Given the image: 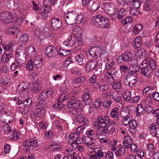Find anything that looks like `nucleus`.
<instances>
[{
	"label": "nucleus",
	"instance_id": "obj_11",
	"mask_svg": "<svg viewBox=\"0 0 159 159\" xmlns=\"http://www.w3.org/2000/svg\"><path fill=\"white\" fill-rule=\"evenodd\" d=\"M45 93L39 94V101L38 103V106L43 109L47 108L49 104V99L45 98Z\"/></svg>",
	"mask_w": 159,
	"mask_h": 159
},
{
	"label": "nucleus",
	"instance_id": "obj_37",
	"mask_svg": "<svg viewBox=\"0 0 159 159\" xmlns=\"http://www.w3.org/2000/svg\"><path fill=\"white\" fill-rule=\"evenodd\" d=\"M54 91V89L51 88L50 89H47L45 91H42L40 94L42 93H45V97L47 98L48 99H49L52 96L53 93Z\"/></svg>",
	"mask_w": 159,
	"mask_h": 159
},
{
	"label": "nucleus",
	"instance_id": "obj_20",
	"mask_svg": "<svg viewBox=\"0 0 159 159\" xmlns=\"http://www.w3.org/2000/svg\"><path fill=\"white\" fill-rule=\"evenodd\" d=\"M13 54V53H12V52L9 53L7 52H5L1 59V62L3 64L8 62L12 56Z\"/></svg>",
	"mask_w": 159,
	"mask_h": 159
},
{
	"label": "nucleus",
	"instance_id": "obj_12",
	"mask_svg": "<svg viewBox=\"0 0 159 159\" xmlns=\"http://www.w3.org/2000/svg\"><path fill=\"white\" fill-rule=\"evenodd\" d=\"M69 142L70 143L78 144L81 143V138L79 133L73 132L69 135Z\"/></svg>",
	"mask_w": 159,
	"mask_h": 159
},
{
	"label": "nucleus",
	"instance_id": "obj_60",
	"mask_svg": "<svg viewBox=\"0 0 159 159\" xmlns=\"http://www.w3.org/2000/svg\"><path fill=\"white\" fill-rule=\"evenodd\" d=\"M96 134V131L94 129H89L86 132V135L87 136H93Z\"/></svg>",
	"mask_w": 159,
	"mask_h": 159
},
{
	"label": "nucleus",
	"instance_id": "obj_13",
	"mask_svg": "<svg viewBox=\"0 0 159 159\" xmlns=\"http://www.w3.org/2000/svg\"><path fill=\"white\" fill-rule=\"evenodd\" d=\"M89 53L92 57L97 58L102 56V51L98 47H93L89 50Z\"/></svg>",
	"mask_w": 159,
	"mask_h": 159
},
{
	"label": "nucleus",
	"instance_id": "obj_22",
	"mask_svg": "<svg viewBox=\"0 0 159 159\" xmlns=\"http://www.w3.org/2000/svg\"><path fill=\"white\" fill-rule=\"evenodd\" d=\"M15 45V42L11 40L7 44H4L2 45L3 48L5 52H7L12 53L13 52V47Z\"/></svg>",
	"mask_w": 159,
	"mask_h": 159
},
{
	"label": "nucleus",
	"instance_id": "obj_41",
	"mask_svg": "<svg viewBox=\"0 0 159 159\" xmlns=\"http://www.w3.org/2000/svg\"><path fill=\"white\" fill-rule=\"evenodd\" d=\"M125 153V150L121 147H119L118 150L116 152L115 155L118 157L124 156Z\"/></svg>",
	"mask_w": 159,
	"mask_h": 159
},
{
	"label": "nucleus",
	"instance_id": "obj_19",
	"mask_svg": "<svg viewBox=\"0 0 159 159\" xmlns=\"http://www.w3.org/2000/svg\"><path fill=\"white\" fill-rule=\"evenodd\" d=\"M51 8L50 6L46 5L42 7L41 10V16L42 18L44 20H46L48 17V14L50 11Z\"/></svg>",
	"mask_w": 159,
	"mask_h": 159
},
{
	"label": "nucleus",
	"instance_id": "obj_52",
	"mask_svg": "<svg viewBox=\"0 0 159 159\" xmlns=\"http://www.w3.org/2000/svg\"><path fill=\"white\" fill-rule=\"evenodd\" d=\"M28 54L31 56H34L36 54V52L33 46H30L28 48Z\"/></svg>",
	"mask_w": 159,
	"mask_h": 159
},
{
	"label": "nucleus",
	"instance_id": "obj_64",
	"mask_svg": "<svg viewBox=\"0 0 159 159\" xmlns=\"http://www.w3.org/2000/svg\"><path fill=\"white\" fill-rule=\"evenodd\" d=\"M34 64L32 60L29 61L26 65V68L29 70H32L34 67Z\"/></svg>",
	"mask_w": 159,
	"mask_h": 159
},
{
	"label": "nucleus",
	"instance_id": "obj_32",
	"mask_svg": "<svg viewBox=\"0 0 159 159\" xmlns=\"http://www.w3.org/2000/svg\"><path fill=\"white\" fill-rule=\"evenodd\" d=\"M94 152L96 153L98 159H101L104 157L105 154H106L105 150L100 148L94 149Z\"/></svg>",
	"mask_w": 159,
	"mask_h": 159
},
{
	"label": "nucleus",
	"instance_id": "obj_26",
	"mask_svg": "<svg viewBox=\"0 0 159 159\" xmlns=\"http://www.w3.org/2000/svg\"><path fill=\"white\" fill-rule=\"evenodd\" d=\"M34 32L35 34L40 40H43L45 39L47 35V34L44 30H40L39 28L35 29Z\"/></svg>",
	"mask_w": 159,
	"mask_h": 159
},
{
	"label": "nucleus",
	"instance_id": "obj_50",
	"mask_svg": "<svg viewBox=\"0 0 159 159\" xmlns=\"http://www.w3.org/2000/svg\"><path fill=\"white\" fill-rule=\"evenodd\" d=\"M75 60L78 63H81L85 58L84 55L82 54H78L75 56Z\"/></svg>",
	"mask_w": 159,
	"mask_h": 159
},
{
	"label": "nucleus",
	"instance_id": "obj_47",
	"mask_svg": "<svg viewBox=\"0 0 159 159\" xmlns=\"http://www.w3.org/2000/svg\"><path fill=\"white\" fill-rule=\"evenodd\" d=\"M129 13L132 16H135L138 15L140 13L139 9H137L136 8H133L132 7H129Z\"/></svg>",
	"mask_w": 159,
	"mask_h": 159
},
{
	"label": "nucleus",
	"instance_id": "obj_17",
	"mask_svg": "<svg viewBox=\"0 0 159 159\" xmlns=\"http://www.w3.org/2000/svg\"><path fill=\"white\" fill-rule=\"evenodd\" d=\"M25 62V61L19 59V57H16L14 62L11 65V70L14 71L16 68L22 66Z\"/></svg>",
	"mask_w": 159,
	"mask_h": 159
},
{
	"label": "nucleus",
	"instance_id": "obj_24",
	"mask_svg": "<svg viewBox=\"0 0 159 159\" xmlns=\"http://www.w3.org/2000/svg\"><path fill=\"white\" fill-rule=\"evenodd\" d=\"M119 110L118 107H115L111 109L110 113L111 116L114 119L115 121H118L119 117Z\"/></svg>",
	"mask_w": 159,
	"mask_h": 159
},
{
	"label": "nucleus",
	"instance_id": "obj_40",
	"mask_svg": "<svg viewBox=\"0 0 159 159\" xmlns=\"http://www.w3.org/2000/svg\"><path fill=\"white\" fill-rule=\"evenodd\" d=\"M123 61L129 62L133 58V54L129 52H125L122 55Z\"/></svg>",
	"mask_w": 159,
	"mask_h": 159
},
{
	"label": "nucleus",
	"instance_id": "obj_30",
	"mask_svg": "<svg viewBox=\"0 0 159 159\" xmlns=\"http://www.w3.org/2000/svg\"><path fill=\"white\" fill-rule=\"evenodd\" d=\"M87 6L88 8H90V9L93 11H95L100 7V6L98 5L95 2L90 0L88 2Z\"/></svg>",
	"mask_w": 159,
	"mask_h": 159
},
{
	"label": "nucleus",
	"instance_id": "obj_14",
	"mask_svg": "<svg viewBox=\"0 0 159 159\" xmlns=\"http://www.w3.org/2000/svg\"><path fill=\"white\" fill-rule=\"evenodd\" d=\"M39 80H34L33 81L29 82V85L27 86L26 85V87L28 88H32V91L33 92H39L41 90V87L38 82Z\"/></svg>",
	"mask_w": 159,
	"mask_h": 159
},
{
	"label": "nucleus",
	"instance_id": "obj_51",
	"mask_svg": "<svg viewBox=\"0 0 159 159\" xmlns=\"http://www.w3.org/2000/svg\"><path fill=\"white\" fill-rule=\"evenodd\" d=\"M131 93L130 92H125L123 95L124 100L126 102H128L131 98Z\"/></svg>",
	"mask_w": 159,
	"mask_h": 159
},
{
	"label": "nucleus",
	"instance_id": "obj_46",
	"mask_svg": "<svg viewBox=\"0 0 159 159\" xmlns=\"http://www.w3.org/2000/svg\"><path fill=\"white\" fill-rule=\"evenodd\" d=\"M141 2L138 0H134L132 2V3L129 5V7L139 9L141 5Z\"/></svg>",
	"mask_w": 159,
	"mask_h": 159
},
{
	"label": "nucleus",
	"instance_id": "obj_61",
	"mask_svg": "<svg viewBox=\"0 0 159 159\" xmlns=\"http://www.w3.org/2000/svg\"><path fill=\"white\" fill-rule=\"evenodd\" d=\"M28 40V37L26 34H24L20 38V40L22 43H25Z\"/></svg>",
	"mask_w": 159,
	"mask_h": 159
},
{
	"label": "nucleus",
	"instance_id": "obj_2",
	"mask_svg": "<svg viewBox=\"0 0 159 159\" xmlns=\"http://www.w3.org/2000/svg\"><path fill=\"white\" fill-rule=\"evenodd\" d=\"M60 95L58 99L57 102L56 104L54 105L53 108L58 111H60L62 109L64 104L62 102L65 100L69 98L70 101L71 98V94H72V91L71 93L68 92L67 90H65L64 88H61L60 89Z\"/></svg>",
	"mask_w": 159,
	"mask_h": 159
},
{
	"label": "nucleus",
	"instance_id": "obj_42",
	"mask_svg": "<svg viewBox=\"0 0 159 159\" xmlns=\"http://www.w3.org/2000/svg\"><path fill=\"white\" fill-rule=\"evenodd\" d=\"M73 33L75 34L81 35L82 33V29L78 25H74L72 30Z\"/></svg>",
	"mask_w": 159,
	"mask_h": 159
},
{
	"label": "nucleus",
	"instance_id": "obj_18",
	"mask_svg": "<svg viewBox=\"0 0 159 159\" xmlns=\"http://www.w3.org/2000/svg\"><path fill=\"white\" fill-rule=\"evenodd\" d=\"M129 125V132L132 134H135L137 131L138 126L136 121L134 119L131 120Z\"/></svg>",
	"mask_w": 159,
	"mask_h": 159
},
{
	"label": "nucleus",
	"instance_id": "obj_34",
	"mask_svg": "<svg viewBox=\"0 0 159 159\" xmlns=\"http://www.w3.org/2000/svg\"><path fill=\"white\" fill-rule=\"evenodd\" d=\"M138 79L137 74L134 70H131L125 76V80H136Z\"/></svg>",
	"mask_w": 159,
	"mask_h": 159
},
{
	"label": "nucleus",
	"instance_id": "obj_5",
	"mask_svg": "<svg viewBox=\"0 0 159 159\" xmlns=\"http://www.w3.org/2000/svg\"><path fill=\"white\" fill-rule=\"evenodd\" d=\"M115 64L114 61L112 60L110 61L107 60L106 63L105 70L107 71V76L108 79L114 80V78H116L117 76V72L116 71L114 72V70H112L111 69L115 65Z\"/></svg>",
	"mask_w": 159,
	"mask_h": 159
},
{
	"label": "nucleus",
	"instance_id": "obj_58",
	"mask_svg": "<svg viewBox=\"0 0 159 159\" xmlns=\"http://www.w3.org/2000/svg\"><path fill=\"white\" fill-rule=\"evenodd\" d=\"M104 156V157L105 159H113V153L111 152L108 151V152H106Z\"/></svg>",
	"mask_w": 159,
	"mask_h": 159
},
{
	"label": "nucleus",
	"instance_id": "obj_4",
	"mask_svg": "<svg viewBox=\"0 0 159 159\" xmlns=\"http://www.w3.org/2000/svg\"><path fill=\"white\" fill-rule=\"evenodd\" d=\"M92 21L94 24H96L98 26L104 28H108L110 24L109 19L101 15L94 16L92 18Z\"/></svg>",
	"mask_w": 159,
	"mask_h": 159
},
{
	"label": "nucleus",
	"instance_id": "obj_54",
	"mask_svg": "<svg viewBox=\"0 0 159 159\" xmlns=\"http://www.w3.org/2000/svg\"><path fill=\"white\" fill-rule=\"evenodd\" d=\"M18 133L15 130H13L10 136V139L12 140H15L18 139Z\"/></svg>",
	"mask_w": 159,
	"mask_h": 159
},
{
	"label": "nucleus",
	"instance_id": "obj_16",
	"mask_svg": "<svg viewBox=\"0 0 159 159\" xmlns=\"http://www.w3.org/2000/svg\"><path fill=\"white\" fill-rule=\"evenodd\" d=\"M62 25L61 20L57 18L54 17L52 19L50 26L54 30H57L60 28Z\"/></svg>",
	"mask_w": 159,
	"mask_h": 159
},
{
	"label": "nucleus",
	"instance_id": "obj_27",
	"mask_svg": "<svg viewBox=\"0 0 159 159\" xmlns=\"http://www.w3.org/2000/svg\"><path fill=\"white\" fill-rule=\"evenodd\" d=\"M42 58L40 56L35 57L33 61V63L34 66L37 68H41L42 66Z\"/></svg>",
	"mask_w": 159,
	"mask_h": 159
},
{
	"label": "nucleus",
	"instance_id": "obj_28",
	"mask_svg": "<svg viewBox=\"0 0 159 159\" xmlns=\"http://www.w3.org/2000/svg\"><path fill=\"white\" fill-rule=\"evenodd\" d=\"M27 53L26 51L24 50L20 51L19 52H17L16 54V57L18 58L19 59L26 62Z\"/></svg>",
	"mask_w": 159,
	"mask_h": 159
},
{
	"label": "nucleus",
	"instance_id": "obj_1",
	"mask_svg": "<svg viewBox=\"0 0 159 159\" xmlns=\"http://www.w3.org/2000/svg\"><path fill=\"white\" fill-rule=\"evenodd\" d=\"M78 92V91L77 90L74 89L72 90L70 100L68 102L67 106L69 111L76 115L75 117V121L78 123L82 124L83 125H85L88 124L89 121L83 115L80 114L82 110L79 108L81 104V102L77 98Z\"/></svg>",
	"mask_w": 159,
	"mask_h": 159
},
{
	"label": "nucleus",
	"instance_id": "obj_39",
	"mask_svg": "<svg viewBox=\"0 0 159 159\" xmlns=\"http://www.w3.org/2000/svg\"><path fill=\"white\" fill-rule=\"evenodd\" d=\"M142 44L141 39L140 37H136L134 39L133 43V47L135 48H139L140 47Z\"/></svg>",
	"mask_w": 159,
	"mask_h": 159
},
{
	"label": "nucleus",
	"instance_id": "obj_15",
	"mask_svg": "<svg viewBox=\"0 0 159 159\" xmlns=\"http://www.w3.org/2000/svg\"><path fill=\"white\" fill-rule=\"evenodd\" d=\"M6 113L7 112L5 111H3L0 113V120L2 122L6 124L11 123L13 121V117L7 115Z\"/></svg>",
	"mask_w": 159,
	"mask_h": 159
},
{
	"label": "nucleus",
	"instance_id": "obj_38",
	"mask_svg": "<svg viewBox=\"0 0 159 159\" xmlns=\"http://www.w3.org/2000/svg\"><path fill=\"white\" fill-rule=\"evenodd\" d=\"M144 52L145 50L143 49H140L137 50L135 54L136 57L140 59L143 58L145 54Z\"/></svg>",
	"mask_w": 159,
	"mask_h": 159
},
{
	"label": "nucleus",
	"instance_id": "obj_45",
	"mask_svg": "<svg viewBox=\"0 0 159 159\" xmlns=\"http://www.w3.org/2000/svg\"><path fill=\"white\" fill-rule=\"evenodd\" d=\"M144 108L141 104H139L136 109V114L137 116H140L142 115V113L144 111Z\"/></svg>",
	"mask_w": 159,
	"mask_h": 159
},
{
	"label": "nucleus",
	"instance_id": "obj_31",
	"mask_svg": "<svg viewBox=\"0 0 159 159\" xmlns=\"http://www.w3.org/2000/svg\"><path fill=\"white\" fill-rule=\"evenodd\" d=\"M112 97V99L116 102L119 103L121 102L122 95L119 92L116 91L113 92Z\"/></svg>",
	"mask_w": 159,
	"mask_h": 159
},
{
	"label": "nucleus",
	"instance_id": "obj_23",
	"mask_svg": "<svg viewBox=\"0 0 159 159\" xmlns=\"http://www.w3.org/2000/svg\"><path fill=\"white\" fill-rule=\"evenodd\" d=\"M98 63L95 60H92L88 61L86 65V69L87 71H90L96 68Z\"/></svg>",
	"mask_w": 159,
	"mask_h": 159
},
{
	"label": "nucleus",
	"instance_id": "obj_62",
	"mask_svg": "<svg viewBox=\"0 0 159 159\" xmlns=\"http://www.w3.org/2000/svg\"><path fill=\"white\" fill-rule=\"evenodd\" d=\"M143 9L147 11H150L152 12V6L149 3H145L143 5Z\"/></svg>",
	"mask_w": 159,
	"mask_h": 159
},
{
	"label": "nucleus",
	"instance_id": "obj_48",
	"mask_svg": "<svg viewBox=\"0 0 159 159\" xmlns=\"http://www.w3.org/2000/svg\"><path fill=\"white\" fill-rule=\"evenodd\" d=\"M126 12L123 9L120 8L117 12V18L118 19H121L124 17L126 14Z\"/></svg>",
	"mask_w": 159,
	"mask_h": 159
},
{
	"label": "nucleus",
	"instance_id": "obj_55",
	"mask_svg": "<svg viewBox=\"0 0 159 159\" xmlns=\"http://www.w3.org/2000/svg\"><path fill=\"white\" fill-rule=\"evenodd\" d=\"M93 103L94 105L96 108H99L102 105L101 98H99L95 99Z\"/></svg>",
	"mask_w": 159,
	"mask_h": 159
},
{
	"label": "nucleus",
	"instance_id": "obj_6",
	"mask_svg": "<svg viewBox=\"0 0 159 159\" xmlns=\"http://www.w3.org/2000/svg\"><path fill=\"white\" fill-rule=\"evenodd\" d=\"M23 145L26 147V151H32L38 146L37 138L33 137L28 139L23 143Z\"/></svg>",
	"mask_w": 159,
	"mask_h": 159
},
{
	"label": "nucleus",
	"instance_id": "obj_63",
	"mask_svg": "<svg viewBox=\"0 0 159 159\" xmlns=\"http://www.w3.org/2000/svg\"><path fill=\"white\" fill-rule=\"evenodd\" d=\"M129 114L128 110L123 109L120 112V115L122 117L125 118L128 116Z\"/></svg>",
	"mask_w": 159,
	"mask_h": 159
},
{
	"label": "nucleus",
	"instance_id": "obj_36",
	"mask_svg": "<svg viewBox=\"0 0 159 159\" xmlns=\"http://www.w3.org/2000/svg\"><path fill=\"white\" fill-rule=\"evenodd\" d=\"M82 98L84 103L86 105L89 104L91 102L89 94L87 93L83 94Z\"/></svg>",
	"mask_w": 159,
	"mask_h": 159
},
{
	"label": "nucleus",
	"instance_id": "obj_53",
	"mask_svg": "<svg viewBox=\"0 0 159 159\" xmlns=\"http://www.w3.org/2000/svg\"><path fill=\"white\" fill-rule=\"evenodd\" d=\"M112 103L111 99H105L103 103V105L104 108H109L110 107Z\"/></svg>",
	"mask_w": 159,
	"mask_h": 159
},
{
	"label": "nucleus",
	"instance_id": "obj_59",
	"mask_svg": "<svg viewBox=\"0 0 159 159\" xmlns=\"http://www.w3.org/2000/svg\"><path fill=\"white\" fill-rule=\"evenodd\" d=\"M51 151L52 152L57 151L60 149L59 145L56 144H51L49 146Z\"/></svg>",
	"mask_w": 159,
	"mask_h": 159
},
{
	"label": "nucleus",
	"instance_id": "obj_8",
	"mask_svg": "<svg viewBox=\"0 0 159 159\" xmlns=\"http://www.w3.org/2000/svg\"><path fill=\"white\" fill-rule=\"evenodd\" d=\"M2 21L6 24L10 23L14 21V17L9 12L4 11L0 14Z\"/></svg>",
	"mask_w": 159,
	"mask_h": 159
},
{
	"label": "nucleus",
	"instance_id": "obj_21",
	"mask_svg": "<svg viewBox=\"0 0 159 159\" xmlns=\"http://www.w3.org/2000/svg\"><path fill=\"white\" fill-rule=\"evenodd\" d=\"M57 52L56 48L53 46H48L46 51V54L49 57L55 56Z\"/></svg>",
	"mask_w": 159,
	"mask_h": 159
},
{
	"label": "nucleus",
	"instance_id": "obj_3",
	"mask_svg": "<svg viewBox=\"0 0 159 159\" xmlns=\"http://www.w3.org/2000/svg\"><path fill=\"white\" fill-rule=\"evenodd\" d=\"M83 18L82 14L78 15L75 12L72 11L65 14V22L68 25H72L76 23H80Z\"/></svg>",
	"mask_w": 159,
	"mask_h": 159
},
{
	"label": "nucleus",
	"instance_id": "obj_57",
	"mask_svg": "<svg viewBox=\"0 0 159 159\" xmlns=\"http://www.w3.org/2000/svg\"><path fill=\"white\" fill-rule=\"evenodd\" d=\"M15 29H16V27L15 26L10 28L6 30V33L8 34L14 35L15 34V32H16L15 31Z\"/></svg>",
	"mask_w": 159,
	"mask_h": 159
},
{
	"label": "nucleus",
	"instance_id": "obj_44",
	"mask_svg": "<svg viewBox=\"0 0 159 159\" xmlns=\"http://www.w3.org/2000/svg\"><path fill=\"white\" fill-rule=\"evenodd\" d=\"M143 28V25L141 24L138 23L133 28V32L134 34L137 35L138 33L140 31V30Z\"/></svg>",
	"mask_w": 159,
	"mask_h": 159
},
{
	"label": "nucleus",
	"instance_id": "obj_25",
	"mask_svg": "<svg viewBox=\"0 0 159 159\" xmlns=\"http://www.w3.org/2000/svg\"><path fill=\"white\" fill-rule=\"evenodd\" d=\"M62 122H65L63 120L59 119L57 117L53 123V126H55L59 131H61L63 129Z\"/></svg>",
	"mask_w": 159,
	"mask_h": 159
},
{
	"label": "nucleus",
	"instance_id": "obj_33",
	"mask_svg": "<svg viewBox=\"0 0 159 159\" xmlns=\"http://www.w3.org/2000/svg\"><path fill=\"white\" fill-rule=\"evenodd\" d=\"M145 60H147L148 61V66L152 70L155 69L157 66L156 62L152 58H146Z\"/></svg>",
	"mask_w": 159,
	"mask_h": 159
},
{
	"label": "nucleus",
	"instance_id": "obj_9",
	"mask_svg": "<svg viewBox=\"0 0 159 159\" xmlns=\"http://www.w3.org/2000/svg\"><path fill=\"white\" fill-rule=\"evenodd\" d=\"M108 120V116H107L99 117L96 121L95 122V126L97 129L107 126V122Z\"/></svg>",
	"mask_w": 159,
	"mask_h": 159
},
{
	"label": "nucleus",
	"instance_id": "obj_7",
	"mask_svg": "<svg viewBox=\"0 0 159 159\" xmlns=\"http://www.w3.org/2000/svg\"><path fill=\"white\" fill-rule=\"evenodd\" d=\"M147 60H143L139 65L140 69L141 70V73L145 76H149L152 72V70L150 69L148 65Z\"/></svg>",
	"mask_w": 159,
	"mask_h": 159
},
{
	"label": "nucleus",
	"instance_id": "obj_35",
	"mask_svg": "<svg viewBox=\"0 0 159 159\" xmlns=\"http://www.w3.org/2000/svg\"><path fill=\"white\" fill-rule=\"evenodd\" d=\"M157 125V124L151 125L148 130L151 134L154 137H156V133L158 129V126Z\"/></svg>",
	"mask_w": 159,
	"mask_h": 159
},
{
	"label": "nucleus",
	"instance_id": "obj_56",
	"mask_svg": "<svg viewBox=\"0 0 159 159\" xmlns=\"http://www.w3.org/2000/svg\"><path fill=\"white\" fill-rule=\"evenodd\" d=\"M132 19L130 16H128L121 21L122 24L125 25L132 22Z\"/></svg>",
	"mask_w": 159,
	"mask_h": 159
},
{
	"label": "nucleus",
	"instance_id": "obj_29",
	"mask_svg": "<svg viewBox=\"0 0 159 159\" xmlns=\"http://www.w3.org/2000/svg\"><path fill=\"white\" fill-rule=\"evenodd\" d=\"M138 60L136 59L133 58L131 59L128 62L129 64L130 65L129 70L132 68L135 71H137L139 69V66L137 63Z\"/></svg>",
	"mask_w": 159,
	"mask_h": 159
},
{
	"label": "nucleus",
	"instance_id": "obj_43",
	"mask_svg": "<svg viewBox=\"0 0 159 159\" xmlns=\"http://www.w3.org/2000/svg\"><path fill=\"white\" fill-rule=\"evenodd\" d=\"M136 153L135 155L136 159H143L144 157V153L142 149H137L136 151Z\"/></svg>",
	"mask_w": 159,
	"mask_h": 159
},
{
	"label": "nucleus",
	"instance_id": "obj_10",
	"mask_svg": "<svg viewBox=\"0 0 159 159\" xmlns=\"http://www.w3.org/2000/svg\"><path fill=\"white\" fill-rule=\"evenodd\" d=\"M104 11L110 16L114 15L117 10L115 5L110 2H106L104 4Z\"/></svg>",
	"mask_w": 159,
	"mask_h": 159
},
{
	"label": "nucleus",
	"instance_id": "obj_49",
	"mask_svg": "<svg viewBox=\"0 0 159 159\" xmlns=\"http://www.w3.org/2000/svg\"><path fill=\"white\" fill-rule=\"evenodd\" d=\"M91 141H95V139L92 138V137H90L88 136L83 137L82 139H81V141L85 144L89 143Z\"/></svg>",
	"mask_w": 159,
	"mask_h": 159
}]
</instances>
